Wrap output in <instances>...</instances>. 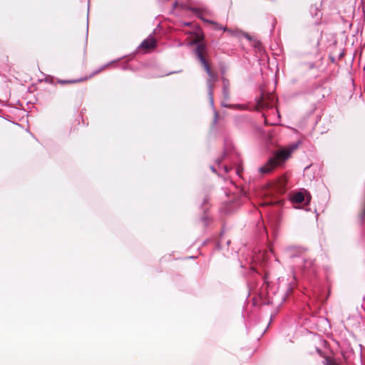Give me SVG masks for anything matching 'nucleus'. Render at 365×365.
<instances>
[{
  "label": "nucleus",
  "instance_id": "nucleus-2",
  "mask_svg": "<svg viewBox=\"0 0 365 365\" xmlns=\"http://www.w3.org/2000/svg\"><path fill=\"white\" fill-rule=\"evenodd\" d=\"M206 46L205 43H199L195 48V53L200 62L204 70L207 73L208 77L217 76V72L214 71L210 66V64L205 58Z\"/></svg>",
  "mask_w": 365,
  "mask_h": 365
},
{
  "label": "nucleus",
  "instance_id": "nucleus-10",
  "mask_svg": "<svg viewBox=\"0 0 365 365\" xmlns=\"http://www.w3.org/2000/svg\"><path fill=\"white\" fill-rule=\"evenodd\" d=\"M325 363H326V365H336L335 361L332 359L329 358V357L325 359Z\"/></svg>",
  "mask_w": 365,
  "mask_h": 365
},
{
  "label": "nucleus",
  "instance_id": "nucleus-12",
  "mask_svg": "<svg viewBox=\"0 0 365 365\" xmlns=\"http://www.w3.org/2000/svg\"><path fill=\"white\" fill-rule=\"evenodd\" d=\"M103 68H102L101 69H98V70H96L92 75H91L89 76V78H91V77H92V76H95V75H96L98 73H99L101 71H103Z\"/></svg>",
  "mask_w": 365,
  "mask_h": 365
},
{
  "label": "nucleus",
  "instance_id": "nucleus-1",
  "mask_svg": "<svg viewBox=\"0 0 365 365\" xmlns=\"http://www.w3.org/2000/svg\"><path fill=\"white\" fill-rule=\"evenodd\" d=\"M297 145H290L288 148H282L274 153L273 157L270 158L267 163L259 168L262 174H268L271 173L277 166L282 164L295 150Z\"/></svg>",
  "mask_w": 365,
  "mask_h": 365
},
{
  "label": "nucleus",
  "instance_id": "nucleus-11",
  "mask_svg": "<svg viewBox=\"0 0 365 365\" xmlns=\"http://www.w3.org/2000/svg\"><path fill=\"white\" fill-rule=\"evenodd\" d=\"M222 105L223 106H225V107H227V108H241V106H239V105L232 106V105H228V104H226V103H225V101H222Z\"/></svg>",
  "mask_w": 365,
  "mask_h": 365
},
{
  "label": "nucleus",
  "instance_id": "nucleus-8",
  "mask_svg": "<svg viewBox=\"0 0 365 365\" xmlns=\"http://www.w3.org/2000/svg\"><path fill=\"white\" fill-rule=\"evenodd\" d=\"M202 19L203 21H205V22L211 24L212 26V29H215V30H221V29H223L222 26H220V24H218L217 23H215L214 21H208V20H206L205 19ZM224 31H227V29L225 28L224 29Z\"/></svg>",
  "mask_w": 365,
  "mask_h": 365
},
{
  "label": "nucleus",
  "instance_id": "nucleus-14",
  "mask_svg": "<svg viewBox=\"0 0 365 365\" xmlns=\"http://www.w3.org/2000/svg\"><path fill=\"white\" fill-rule=\"evenodd\" d=\"M201 41V38L200 36H196L195 39L194 40L195 43H198Z\"/></svg>",
  "mask_w": 365,
  "mask_h": 365
},
{
  "label": "nucleus",
  "instance_id": "nucleus-7",
  "mask_svg": "<svg viewBox=\"0 0 365 365\" xmlns=\"http://www.w3.org/2000/svg\"><path fill=\"white\" fill-rule=\"evenodd\" d=\"M292 200L295 203H301L304 200V196L302 192H297L292 196Z\"/></svg>",
  "mask_w": 365,
  "mask_h": 365
},
{
  "label": "nucleus",
  "instance_id": "nucleus-13",
  "mask_svg": "<svg viewBox=\"0 0 365 365\" xmlns=\"http://www.w3.org/2000/svg\"><path fill=\"white\" fill-rule=\"evenodd\" d=\"M364 215H365V207L361 210V212L360 214V217H361V220H363Z\"/></svg>",
  "mask_w": 365,
  "mask_h": 365
},
{
  "label": "nucleus",
  "instance_id": "nucleus-4",
  "mask_svg": "<svg viewBox=\"0 0 365 365\" xmlns=\"http://www.w3.org/2000/svg\"><path fill=\"white\" fill-rule=\"evenodd\" d=\"M218 81L217 76L208 77L207 79V86L208 88V93L210 97L211 101H212V95H213V88L215 83Z\"/></svg>",
  "mask_w": 365,
  "mask_h": 365
},
{
  "label": "nucleus",
  "instance_id": "nucleus-3",
  "mask_svg": "<svg viewBox=\"0 0 365 365\" xmlns=\"http://www.w3.org/2000/svg\"><path fill=\"white\" fill-rule=\"evenodd\" d=\"M275 101V96L273 93H262L260 98L257 101V107L267 108L272 107Z\"/></svg>",
  "mask_w": 365,
  "mask_h": 365
},
{
  "label": "nucleus",
  "instance_id": "nucleus-5",
  "mask_svg": "<svg viewBox=\"0 0 365 365\" xmlns=\"http://www.w3.org/2000/svg\"><path fill=\"white\" fill-rule=\"evenodd\" d=\"M156 41L154 38H150L145 39L140 44V48L146 51L153 49L155 47Z\"/></svg>",
  "mask_w": 365,
  "mask_h": 365
},
{
  "label": "nucleus",
  "instance_id": "nucleus-16",
  "mask_svg": "<svg viewBox=\"0 0 365 365\" xmlns=\"http://www.w3.org/2000/svg\"><path fill=\"white\" fill-rule=\"evenodd\" d=\"M343 56H344V53H343V52H342V51H341V52L339 53V58H341Z\"/></svg>",
  "mask_w": 365,
  "mask_h": 365
},
{
  "label": "nucleus",
  "instance_id": "nucleus-15",
  "mask_svg": "<svg viewBox=\"0 0 365 365\" xmlns=\"http://www.w3.org/2000/svg\"><path fill=\"white\" fill-rule=\"evenodd\" d=\"M329 58H330V59L331 60L332 62L334 61V57L332 53L330 55Z\"/></svg>",
  "mask_w": 365,
  "mask_h": 365
},
{
  "label": "nucleus",
  "instance_id": "nucleus-9",
  "mask_svg": "<svg viewBox=\"0 0 365 365\" xmlns=\"http://www.w3.org/2000/svg\"><path fill=\"white\" fill-rule=\"evenodd\" d=\"M219 114L217 111H214V117L212 120V125H215L217 124V120H218Z\"/></svg>",
  "mask_w": 365,
  "mask_h": 365
},
{
  "label": "nucleus",
  "instance_id": "nucleus-17",
  "mask_svg": "<svg viewBox=\"0 0 365 365\" xmlns=\"http://www.w3.org/2000/svg\"><path fill=\"white\" fill-rule=\"evenodd\" d=\"M362 11H363L364 13H365V6H362Z\"/></svg>",
  "mask_w": 365,
  "mask_h": 365
},
{
  "label": "nucleus",
  "instance_id": "nucleus-6",
  "mask_svg": "<svg viewBox=\"0 0 365 365\" xmlns=\"http://www.w3.org/2000/svg\"><path fill=\"white\" fill-rule=\"evenodd\" d=\"M222 93L225 100L230 98V82L226 78H222Z\"/></svg>",
  "mask_w": 365,
  "mask_h": 365
}]
</instances>
